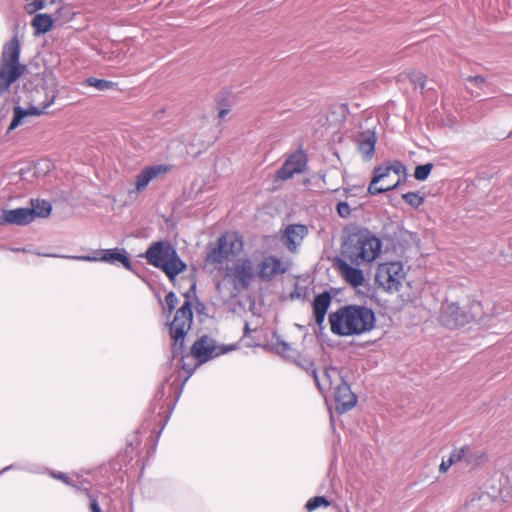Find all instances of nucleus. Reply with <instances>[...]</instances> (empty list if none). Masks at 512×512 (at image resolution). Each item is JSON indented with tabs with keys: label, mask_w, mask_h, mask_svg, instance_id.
Masks as SVG:
<instances>
[{
	"label": "nucleus",
	"mask_w": 512,
	"mask_h": 512,
	"mask_svg": "<svg viewBox=\"0 0 512 512\" xmlns=\"http://www.w3.org/2000/svg\"><path fill=\"white\" fill-rule=\"evenodd\" d=\"M217 292L223 302H229L248 289L255 279L256 271L249 257H240L218 272Z\"/></svg>",
	"instance_id": "1"
},
{
	"label": "nucleus",
	"mask_w": 512,
	"mask_h": 512,
	"mask_svg": "<svg viewBox=\"0 0 512 512\" xmlns=\"http://www.w3.org/2000/svg\"><path fill=\"white\" fill-rule=\"evenodd\" d=\"M374 312L365 306L349 305L329 315L331 332L338 336L361 335L375 326Z\"/></svg>",
	"instance_id": "2"
},
{
	"label": "nucleus",
	"mask_w": 512,
	"mask_h": 512,
	"mask_svg": "<svg viewBox=\"0 0 512 512\" xmlns=\"http://www.w3.org/2000/svg\"><path fill=\"white\" fill-rule=\"evenodd\" d=\"M244 249L242 238L236 233H225L215 243L207 247L205 262L211 271L219 272L224 267L242 257Z\"/></svg>",
	"instance_id": "3"
},
{
	"label": "nucleus",
	"mask_w": 512,
	"mask_h": 512,
	"mask_svg": "<svg viewBox=\"0 0 512 512\" xmlns=\"http://www.w3.org/2000/svg\"><path fill=\"white\" fill-rule=\"evenodd\" d=\"M381 248L382 243L378 237L368 230H358L348 236L344 253L353 264L359 266L376 260Z\"/></svg>",
	"instance_id": "4"
},
{
	"label": "nucleus",
	"mask_w": 512,
	"mask_h": 512,
	"mask_svg": "<svg viewBox=\"0 0 512 512\" xmlns=\"http://www.w3.org/2000/svg\"><path fill=\"white\" fill-rule=\"evenodd\" d=\"M147 262L160 268L173 279L186 269V264L179 258L175 248L168 242L152 243L144 254Z\"/></svg>",
	"instance_id": "5"
},
{
	"label": "nucleus",
	"mask_w": 512,
	"mask_h": 512,
	"mask_svg": "<svg viewBox=\"0 0 512 512\" xmlns=\"http://www.w3.org/2000/svg\"><path fill=\"white\" fill-rule=\"evenodd\" d=\"M481 313L482 308L478 302H471L463 307L454 302H445L439 312V321L443 326L454 329L470 323Z\"/></svg>",
	"instance_id": "6"
},
{
	"label": "nucleus",
	"mask_w": 512,
	"mask_h": 512,
	"mask_svg": "<svg viewBox=\"0 0 512 512\" xmlns=\"http://www.w3.org/2000/svg\"><path fill=\"white\" fill-rule=\"evenodd\" d=\"M406 168L400 162L374 169V176L368 186L372 195L395 189L405 178Z\"/></svg>",
	"instance_id": "7"
},
{
	"label": "nucleus",
	"mask_w": 512,
	"mask_h": 512,
	"mask_svg": "<svg viewBox=\"0 0 512 512\" xmlns=\"http://www.w3.org/2000/svg\"><path fill=\"white\" fill-rule=\"evenodd\" d=\"M193 313L191 303L186 300L177 310L175 317L170 324V335L173 340L172 349L174 354L182 352L185 336L191 328Z\"/></svg>",
	"instance_id": "8"
},
{
	"label": "nucleus",
	"mask_w": 512,
	"mask_h": 512,
	"mask_svg": "<svg viewBox=\"0 0 512 512\" xmlns=\"http://www.w3.org/2000/svg\"><path fill=\"white\" fill-rule=\"evenodd\" d=\"M406 272L401 262L382 263L376 270V283L388 292H397L400 290L405 279Z\"/></svg>",
	"instance_id": "9"
},
{
	"label": "nucleus",
	"mask_w": 512,
	"mask_h": 512,
	"mask_svg": "<svg viewBox=\"0 0 512 512\" xmlns=\"http://www.w3.org/2000/svg\"><path fill=\"white\" fill-rule=\"evenodd\" d=\"M66 259L76 260V261H87V262H105L109 264H122L126 269H131V262L127 256V253L123 249H107L95 251L93 255H85V256H76V255H65L62 256Z\"/></svg>",
	"instance_id": "10"
},
{
	"label": "nucleus",
	"mask_w": 512,
	"mask_h": 512,
	"mask_svg": "<svg viewBox=\"0 0 512 512\" xmlns=\"http://www.w3.org/2000/svg\"><path fill=\"white\" fill-rule=\"evenodd\" d=\"M168 171L165 165H153L145 167L135 178V188L129 192V196L136 198L139 193L144 191L149 183L166 174Z\"/></svg>",
	"instance_id": "11"
},
{
	"label": "nucleus",
	"mask_w": 512,
	"mask_h": 512,
	"mask_svg": "<svg viewBox=\"0 0 512 512\" xmlns=\"http://www.w3.org/2000/svg\"><path fill=\"white\" fill-rule=\"evenodd\" d=\"M58 91L53 89L50 94H47V100L39 106H30L28 109H23L20 106H16L14 108V116L10 123V126L8 128L9 131L15 129L18 127L21 123L24 117L33 115V116H39L44 113V111L51 106L56 97H57Z\"/></svg>",
	"instance_id": "12"
},
{
	"label": "nucleus",
	"mask_w": 512,
	"mask_h": 512,
	"mask_svg": "<svg viewBox=\"0 0 512 512\" xmlns=\"http://www.w3.org/2000/svg\"><path fill=\"white\" fill-rule=\"evenodd\" d=\"M192 355L201 363L221 354L215 341L207 336L198 339L191 348Z\"/></svg>",
	"instance_id": "13"
},
{
	"label": "nucleus",
	"mask_w": 512,
	"mask_h": 512,
	"mask_svg": "<svg viewBox=\"0 0 512 512\" xmlns=\"http://www.w3.org/2000/svg\"><path fill=\"white\" fill-rule=\"evenodd\" d=\"M34 220V210L31 208H17L3 210L0 216L1 224L23 226Z\"/></svg>",
	"instance_id": "14"
},
{
	"label": "nucleus",
	"mask_w": 512,
	"mask_h": 512,
	"mask_svg": "<svg viewBox=\"0 0 512 512\" xmlns=\"http://www.w3.org/2000/svg\"><path fill=\"white\" fill-rule=\"evenodd\" d=\"M306 166L305 155L301 152L292 154L283 164L282 168L277 172V178L282 181L288 180L296 173L304 171Z\"/></svg>",
	"instance_id": "15"
},
{
	"label": "nucleus",
	"mask_w": 512,
	"mask_h": 512,
	"mask_svg": "<svg viewBox=\"0 0 512 512\" xmlns=\"http://www.w3.org/2000/svg\"><path fill=\"white\" fill-rule=\"evenodd\" d=\"M314 379L322 392H330L344 381L339 370L334 367L325 368L321 375L314 372Z\"/></svg>",
	"instance_id": "16"
},
{
	"label": "nucleus",
	"mask_w": 512,
	"mask_h": 512,
	"mask_svg": "<svg viewBox=\"0 0 512 512\" xmlns=\"http://www.w3.org/2000/svg\"><path fill=\"white\" fill-rule=\"evenodd\" d=\"M330 393L337 402V410L341 413L351 409L356 403V397L345 381L341 385H337Z\"/></svg>",
	"instance_id": "17"
},
{
	"label": "nucleus",
	"mask_w": 512,
	"mask_h": 512,
	"mask_svg": "<svg viewBox=\"0 0 512 512\" xmlns=\"http://www.w3.org/2000/svg\"><path fill=\"white\" fill-rule=\"evenodd\" d=\"M308 234V228L301 224L288 225L283 234V242L290 251H295Z\"/></svg>",
	"instance_id": "18"
},
{
	"label": "nucleus",
	"mask_w": 512,
	"mask_h": 512,
	"mask_svg": "<svg viewBox=\"0 0 512 512\" xmlns=\"http://www.w3.org/2000/svg\"><path fill=\"white\" fill-rule=\"evenodd\" d=\"M258 275L262 280L269 281L279 274L285 273L286 269L282 262L273 256L264 258L258 265Z\"/></svg>",
	"instance_id": "19"
},
{
	"label": "nucleus",
	"mask_w": 512,
	"mask_h": 512,
	"mask_svg": "<svg viewBox=\"0 0 512 512\" xmlns=\"http://www.w3.org/2000/svg\"><path fill=\"white\" fill-rule=\"evenodd\" d=\"M337 268L341 274V276L344 278V280L351 286L357 288L361 286L364 281V274L361 269L353 267L349 263H347L345 260L339 259L336 262Z\"/></svg>",
	"instance_id": "20"
},
{
	"label": "nucleus",
	"mask_w": 512,
	"mask_h": 512,
	"mask_svg": "<svg viewBox=\"0 0 512 512\" xmlns=\"http://www.w3.org/2000/svg\"><path fill=\"white\" fill-rule=\"evenodd\" d=\"M331 303V296L324 292L315 297L313 301V314L315 322L320 326L324 322L327 310Z\"/></svg>",
	"instance_id": "21"
},
{
	"label": "nucleus",
	"mask_w": 512,
	"mask_h": 512,
	"mask_svg": "<svg viewBox=\"0 0 512 512\" xmlns=\"http://www.w3.org/2000/svg\"><path fill=\"white\" fill-rule=\"evenodd\" d=\"M32 25L37 33H45L51 29L53 20L47 14H38L34 17Z\"/></svg>",
	"instance_id": "22"
},
{
	"label": "nucleus",
	"mask_w": 512,
	"mask_h": 512,
	"mask_svg": "<svg viewBox=\"0 0 512 512\" xmlns=\"http://www.w3.org/2000/svg\"><path fill=\"white\" fill-rule=\"evenodd\" d=\"M85 85L96 88L99 91H106L112 89L116 86V84L112 81L97 79L94 77H89L84 82Z\"/></svg>",
	"instance_id": "23"
},
{
	"label": "nucleus",
	"mask_w": 512,
	"mask_h": 512,
	"mask_svg": "<svg viewBox=\"0 0 512 512\" xmlns=\"http://www.w3.org/2000/svg\"><path fill=\"white\" fill-rule=\"evenodd\" d=\"M486 460V454L481 449L472 448L469 446V453L466 457V463L468 465H479Z\"/></svg>",
	"instance_id": "24"
},
{
	"label": "nucleus",
	"mask_w": 512,
	"mask_h": 512,
	"mask_svg": "<svg viewBox=\"0 0 512 512\" xmlns=\"http://www.w3.org/2000/svg\"><path fill=\"white\" fill-rule=\"evenodd\" d=\"M374 148H375L374 135H368L359 144V150L366 158H370L373 155Z\"/></svg>",
	"instance_id": "25"
},
{
	"label": "nucleus",
	"mask_w": 512,
	"mask_h": 512,
	"mask_svg": "<svg viewBox=\"0 0 512 512\" xmlns=\"http://www.w3.org/2000/svg\"><path fill=\"white\" fill-rule=\"evenodd\" d=\"M402 198L413 208H418L424 202V197L415 192L405 193Z\"/></svg>",
	"instance_id": "26"
},
{
	"label": "nucleus",
	"mask_w": 512,
	"mask_h": 512,
	"mask_svg": "<svg viewBox=\"0 0 512 512\" xmlns=\"http://www.w3.org/2000/svg\"><path fill=\"white\" fill-rule=\"evenodd\" d=\"M329 505L330 502L325 497L317 496L308 500L306 508L308 511H313L319 507H328Z\"/></svg>",
	"instance_id": "27"
},
{
	"label": "nucleus",
	"mask_w": 512,
	"mask_h": 512,
	"mask_svg": "<svg viewBox=\"0 0 512 512\" xmlns=\"http://www.w3.org/2000/svg\"><path fill=\"white\" fill-rule=\"evenodd\" d=\"M34 210V218L37 217H47L51 212V205L47 201L37 202L36 206L32 208Z\"/></svg>",
	"instance_id": "28"
},
{
	"label": "nucleus",
	"mask_w": 512,
	"mask_h": 512,
	"mask_svg": "<svg viewBox=\"0 0 512 512\" xmlns=\"http://www.w3.org/2000/svg\"><path fill=\"white\" fill-rule=\"evenodd\" d=\"M432 168H433V166L430 163L425 164V165H419L415 169L414 177L417 180L423 181L429 176Z\"/></svg>",
	"instance_id": "29"
},
{
	"label": "nucleus",
	"mask_w": 512,
	"mask_h": 512,
	"mask_svg": "<svg viewBox=\"0 0 512 512\" xmlns=\"http://www.w3.org/2000/svg\"><path fill=\"white\" fill-rule=\"evenodd\" d=\"M407 77H409L411 83H413L415 87L424 89L426 77L421 72L412 71L407 74Z\"/></svg>",
	"instance_id": "30"
},
{
	"label": "nucleus",
	"mask_w": 512,
	"mask_h": 512,
	"mask_svg": "<svg viewBox=\"0 0 512 512\" xmlns=\"http://www.w3.org/2000/svg\"><path fill=\"white\" fill-rule=\"evenodd\" d=\"M453 453H454V457H456V460H458L459 463L460 462L466 463V457H467V454L469 453V446L455 448L453 450Z\"/></svg>",
	"instance_id": "31"
},
{
	"label": "nucleus",
	"mask_w": 512,
	"mask_h": 512,
	"mask_svg": "<svg viewBox=\"0 0 512 512\" xmlns=\"http://www.w3.org/2000/svg\"><path fill=\"white\" fill-rule=\"evenodd\" d=\"M337 212L340 217L347 218L351 214L350 207L346 202H339L337 204Z\"/></svg>",
	"instance_id": "32"
},
{
	"label": "nucleus",
	"mask_w": 512,
	"mask_h": 512,
	"mask_svg": "<svg viewBox=\"0 0 512 512\" xmlns=\"http://www.w3.org/2000/svg\"><path fill=\"white\" fill-rule=\"evenodd\" d=\"M165 302L168 308V311L171 313L172 310L175 308L178 300L176 295L173 292H170L165 297Z\"/></svg>",
	"instance_id": "33"
},
{
	"label": "nucleus",
	"mask_w": 512,
	"mask_h": 512,
	"mask_svg": "<svg viewBox=\"0 0 512 512\" xmlns=\"http://www.w3.org/2000/svg\"><path fill=\"white\" fill-rule=\"evenodd\" d=\"M451 466H452V464L448 461V459L443 458L442 462L439 466V470H440V472H446Z\"/></svg>",
	"instance_id": "34"
},
{
	"label": "nucleus",
	"mask_w": 512,
	"mask_h": 512,
	"mask_svg": "<svg viewBox=\"0 0 512 512\" xmlns=\"http://www.w3.org/2000/svg\"><path fill=\"white\" fill-rule=\"evenodd\" d=\"M90 499H91V503H90L91 512H101V509H100V506H99L97 500L93 499L91 496H90Z\"/></svg>",
	"instance_id": "35"
},
{
	"label": "nucleus",
	"mask_w": 512,
	"mask_h": 512,
	"mask_svg": "<svg viewBox=\"0 0 512 512\" xmlns=\"http://www.w3.org/2000/svg\"><path fill=\"white\" fill-rule=\"evenodd\" d=\"M468 80L474 82L476 85H481L484 83V79L481 76L469 77Z\"/></svg>",
	"instance_id": "36"
},
{
	"label": "nucleus",
	"mask_w": 512,
	"mask_h": 512,
	"mask_svg": "<svg viewBox=\"0 0 512 512\" xmlns=\"http://www.w3.org/2000/svg\"><path fill=\"white\" fill-rule=\"evenodd\" d=\"M447 459L452 465L459 463L458 460H456V457H454L453 451L450 453Z\"/></svg>",
	"instance_id": "37"
},
{
	"label": "nucleus",
	"mask_w": 512,
	"mask_h": 512,
	"mask_svg": "<svg viewBox=\"0 0 512 512\" xmlns=\"http://www.w3.org/2000/svg\"><path fill=\"white\" fill-rule=\"evenodd\" d=\"M53 477L60 479V480L64 481L65 483H68L67 476L65 474H62V473H60L58 475L53 474Z\"/></svg>",
	"instance_id": "38"
},
{
	"label": "nucleus",
	"mask_w": 512,
	"mask_h": 512,
	"mask_svg": "<svg viewBox=\"0 0 512 512\" xmlns=\"http://www.w3.org/2000/svg\"><path fill=\"white\" fill-rule=\"evenodd\" d=\"M281 346H282L281 352H288L290 350V346L287 343H282Z\"/></svg>",
	"instance_id": "39"
},
{
	"label": "nucleus",
	"mask_w": 512,
	"mask_h": 512,
	"mask_svg": "<svg viewBox=\"0 0 512 512\" xmlns=\"http://www.w3.org/2000/svg\"><path fill=\"white\" fill-rule=\"evenodd\" d=\"M227 113H228V110H226V109H222V110L219 112V117L223 119V118L227 115Z\"/></svg>",
	"instance_id": "40"
},
{
	"label": "nucleus",
	"mask_w": 512,
	"mask_h": 512,
	"mask_svg": "<svg viewBox=\"0 0 512 512\" xmlns=\"http://www.w3.org/2000/svg\"><path fill=\"white\" fill-rule=\"evenodd\" d=\"M249 332V327H248V324L245 325V334L247 335Z\"/></svg>",
	"instance_id": "41"
}]
</instances>
